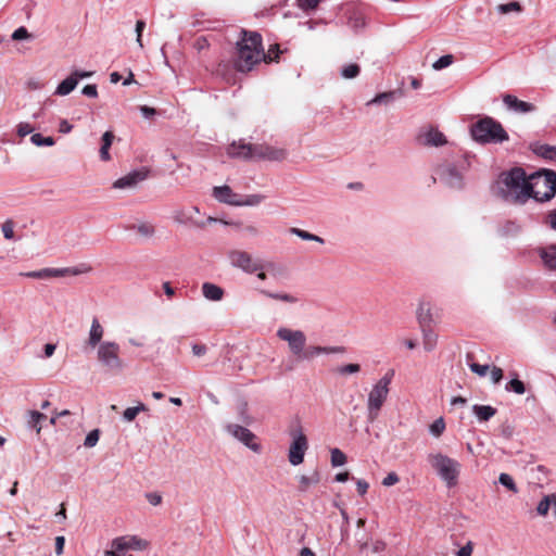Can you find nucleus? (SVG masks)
<instances>
[{"label": "nucleus", "mask_w": 556, "mask_h": 556, "mask_svg": "<svg viewBox=\"0 0 556 556\" xmlns=\"http://www.w3.org/2000/svg\"><path fill=\"white\" fill-rule=\"evenodd\" d=\"M538 178L543 177V185L546 190L542 193L535 190L534 184L529 182L526 177V172L521 167H514L507 172H502L496 180L497 193L502 198H507L509 191L518 190L520 194L527 198H533L538 202H547L556 194V172L553 169L543 168L536 173Z\"/></svg>", "instance_id": "obj_1"}, {"label": "nucleus", "mask_w": 556, "mask_h": 556, "mask_svg": "<svg viewBox=\"0 0 556 556\" xmlns=\"http://www.w3.org/2000/svg\"><path fill=\"white\" fill-rule=\"evenodd\" d=\"M242 38L237 42L235 68L248 73L262 61L265 52L262 46V36L257 31L242 30Z\"/></svg>", "instance_id": "obj_2"}, {"label": "nucleus", "mask_w": 556, "mask_h": 556, "mask_svg": "<svg viewBox=\"0 0 556 556\" xmlns=\"http://www.w3.org/2000/svg\"><path fill=\"white\" fill-rule=\"evenodd\" d=\"M475 155L462 152L453 161H445L435 169L439 180L446 187L455 190H462L465 187L464 175L471 167V161Z\"/></svg>", "instance_id": "obj_3"}, {"label": "nucleus", "mask_w": 556, "mask_h": 556, "mask_svg": "<svg viewBox=\"0 0 556 556\" xmlns=\"http://www.w3.org/2000/svg\"><path fill=\"white\" fill-rule=\"evenodd\" d=\"M470 135L480 144H498L509 139L502 124L490 116H484L472 124Z\"/></svg>", "instance_id": "obj_4"}, {"label": "nucleus", "mask_w": 556, "mask_h": 556, "mask_svg": "<svg viewBox=\"0 0 556 556\" xmlns=\"http://www.w3.org/2000/svg\"><path fill=\"white\" fill-rule=\"evenodd\" d=\"M428 462L447 488L457 484L462 467L458 460L442 453H431L428 455Z\"/></svg>", "instance_id": "obj_5"}, {"label": "nucleus", "mask_w": 556, "mask_h": 556, "mask_svg": "<svg viewBox=\"0 0 556 556\" xmlns=\"http://www.w3.org/2000/svg\"><path fill=\"white\" fill-rule=\"evenodd\" d=\"M393 376L394 370H389L376 384H374L369 392L367 401V419L369 422H374L378 418L381 407L387 401L390 391L389 387Z\"/></svg>", "instance_id": "obj_6"}, {"label": "nucleus", "mask_w": 556, "mask_h": 556, "mask_svg": "<svg viewBox=\"0 0 556 556\" xmlns=\"http://www.w3.org/2000/svg\"><path fill=\"white\" fill-rule=\"evenodd\" d=\"M228 260L232 267L239 268L250 275L275 266L273 262L263 263L261 260H254L250 253L241 250L229 251Z\"/></svg>", "instance_id": "obj_7"}, {"label": "nucleus", "mask_w": 556, "mask_h": 556, "mask_svg": "<svg viewBox=\"0 0 556 556\" xmlns=\"http://www.w3.org/2000/svg\"><path fill=\"white\" fill-rule=\"evenodd\" d=\"M290 437L292 442L289 447L288 459L291 465L298 466L304 460L308 441L300 424L290 430Z\"/></svg>", "instance_id": "obj_8"}, {"label": "nucleus", "mask_w": 556, "mask_h": 556, "mask_svg": "<svg viewBox=\"0 0 556 556\" xmlns=\"http://www.w3.org/2000/svg\"><path fill=\"white\" fill-rule=\"evenodd\" d=\"M119 345L116 342L104 341L98 348V361L109 370L119 371L124 367L119 358Z\"/></svg>", "instance_id": "obj_9"}, {"label": "nucleus", "mask_w": 556, "mask_h": 556, "mask_svg": "<svg viewBox=\"0 0 556 556\" xmlns=\"http://www.w3.org/2000/svg\"><path fill=\"white\" fill-rule=\"evenodd\" d=\"M276 336L288 343L290 352L299 358L306 346V336L302 330L280 327Z\"/></svg>", "instance_id": "obj_10"}, {"label": "nucleus", "mask_w": 556, "mask_h": 556, "mask_svg": "<svg viewBox=\"0 0 556 556\" xmlns=\"http://www.w3.org/2000/svg\"><path fill=\"white\" fill-rule=\"evenodd\" d=\"M226 430L228 433L233 435L238 441L243 443L247 447L252 450L255 453H260L262 447L261 444L255 442L256 435L249 430L248 428L236 425V424H229L226 426Z\"/></svg>", "instance_id": "obj_11"}, {"label": "nucleus", "mask_w": 556, "mask_h": 556, "mask_svg": "<svg viewBox=\"0 0 556 556\" xmlns=\"http://www.w3.org/2000/svg\"><path fill=\"white\" fill-rule=\"evenodd\" d=\"M83 270L77 267H65V268H42L39 270H31L26 273H21V276L34 279H49V278H58L65 277L68 275L77 276L81 274Z\"/></svg>", "instance_id": "obj_12"}, {"label": "nucleus", "mask_w": 556, "mask_h": 556, "mask_svg": "<svg viewBox=\"0 0 556 556\" xmlns=\"http://www.w3.org/2000/svg\"><path fill=\"white\" fill-rule=\"evenodd\" d=\"M112 548L116 552L123 553L125 551H142L148 547V542L143 539H140L137 535H123L115 538L111 543Z\"/></svg>", "instance_id": "obj_13"}, {"label": "nucleus", "mask_w": 556, "mask_h": 556, "mask_svg": "<svg viewBox=\"0 0 556 556\" xmlns=\"http://www.w3.org/2000/svg\"><path fill=\"white\" fill-rule=\"evenodd\" d=\"M256 144L247 143L240 139L231 142L227 148V154L232 159H240L244 161L254 160Z\"/></svg>", "instance_id": "obj_14"}, {"label": "nucleus", "mask_w": 556, "mask_h": 556, "mask_svg": "<svg viewBox=\"0 0 556 556\" xmlns=\"http://www.w3.org/2000/svg\"><path fill=\"white\" fill-rule=\"evenodd\" d=\"M149 170L146 168L142 169H136L127 175L118 178L114 181L113 188L115 189H127V188H134L137 186L138 182L144 180L148 177Z\"/></svg>", "instance_id": "obj_15"}, {"label": "nucleus", "mask_w": 556, "mask_h": 556, "mask_svg": "<svg viewBox=\"0 0 556 556\" xmlns=\"http://www.w3.org/2000/svg\"><path fill=\"white\" fill-rule=\"evenodd\" d=\"M345 352L344 346H319V345H309L304 348L303 353H301L298 359L301 361H309L314 357L321 354H343Z\"/></svg>", "instance_id": "obj_16"}, {"label": "nucleus", "mask_w": 556, "mask_h": 556, "mask_svg": "<svg viewBox=\"0 0 556 556\" xmlns=\"http://www.w3.org/2000/svg\"><path fill=\"white\" fill-rule=\"evenodd\" d=\"M174 220L178 224L182 225H191L197 228H204L207 224L216 223L217 218L208 217L206 220H197L193 218L191 211L188 210H177L173 216Z\"/></svg>", "instance_id": "obj_17"}, {"label": "nucleus", "mask_w": 556, "mask_h": 556, "mask_svg": "<svg viewBox=\"0 0 556 556\" xmlns=\"http://www.w3.org/2000/svg\"><path fill=\"white\" fill-rule=\"evenodd\" d=\"M254 160L283 161L287 152L267 144H256Z\"/></svg>", "instance_id": "obj_18"}, {"label": "nucleus", "mask_w": 556, "mask_h": 556, "mask_svg": "<svg viewBox=\"0 0 556 556\" xmlns=\"http://www.w3.org/2000/svg\"><path fill=\"white\" fill-rule=\"evenodd\" d=\"M213 197L220 203L237 206L240 194L235 193L232 189L227 186H219L213 188Z\"/></svg>", "instance_id": "obj_19"}, {"label": "nucleus", "mask_w": 556, "mask_h": 556, "mask_svg": "<svg viewBox=\"0 0 556 556\" xmlns=\"http://www.w3.org/2000/svg\"><path fill=\"white\" fill-rule=\"evenodd\" d=\"M503 102L509 110L519 113H529L535 110V106L532 103L519 100L513 94H505L503 97Z\"/></svg>", "instance_id": "obj_20"}, {"label": "nucleus", "mask_w": 556, "mask_h": 556, "mask_svg": "<svg viewBox=\"0 0 556 556\" xmlns=\"http://www.w3.org/2000/svg\"><path fill=\"white\" fill-rule=\"evenodd\" d=\"M420 140L421 143L427 147H441L447 142L444 134L435 128H431L426 131L422 136H420Z\"/></svg>", "instance_id": "obj_21"}, {"label": "nucleus", "mask_w": 556, "mask_h": 556, "mask_svg": "<svg viewBox=\"0 0 556 556\" xmlns=\"http://www.w3.org/2000/svg\"><path fill=\"white\" fill-rule=\"evenodd\" d=\"M531 151L546 161L556 163V146L535 142L531 146Z\"/></svg>", "instance_id": "obj_22"}, {"label": "nucleus", "mask_w": 556, "mask_h": 556, "mask_svg": "<svg viewBox=\"0 0 556 556\" xmlns=\"http://www.w3.org/2000/svg\"><path fill=\"white\" fill-rule=\"evenodd\" d=\"M104 333V329L101 326L99 319L94 317L91 323V327L89 330V336L87 340V345L91 349H94L96 346L100 345L102 342V337Z\"/></svg>", "instance_id": "obj_23"}, {"label": "nucleus", "mask_w": 556, "mask_h": 556, "mask_svg": "<svg viewBox=\"0 0 556 556\" xmlns=\"http://www.w3.org/2000/svg\"><path fill=\"white\" fill-rule=\"evenodd\" d=\"M416 318L420 328L430 327L432 323V313L429 302H419L418 308L416 311Z\"/></svg>", "instance_id": "obj_24"}, {"label": "nucleus", "mask_w": 556, "mask_h": 556, "mask_svg": "<svg viewBox=\"0 0 556 556\" xmlns=\"http://www.w3.org/2000/svg\"><path fill=\"white\" fill-rule=\"evenodd\" d=\"M402 96V91L400 89L397 90H391L386 91L376 94L371 100H369L366 105H374V104H383L388 105L392 103L395 99L400 98Z\"/></svg>", "instance_id": "obj_25"}, {"label": "nucleus", "mask_w": 556, "mask_h": 556, "mask_svg": "<svg viewBox=\"0 0 556 556\" xmlns=\"http://www.w3.org/2000/svg\"><path fill=\"white\" fill-rule=\"evenodd\" d=\"M202 293L204 298L210 301H220L224 296V290L219 286L211 282H204L202 285Z\"/></svg>", "instance_id": "obj_26"}, {"label": "nucleus", "mask_w": 556, "mask_h": 556, "mask_svg": "<svg viewBox=\"0 0 556 556\" xmlns=\"http://www.w3.org/2000/svg\"><path fill=\"white\" fill-rule=\"evenodd\" d=\"M77 85L78 83L76 77H74V75L71 74L68 77H66L58 85L54 94L67 96L77 87Z\"/></svg>", "instance_id": "obj_27"}, {"label": "nucleus", "mask_w": 556, "mask_h": 556, "mask_svg": "<svg viewBox=\"0 0 556 556\" xmlns=\"http://www.w3.org/2000/svg\"><path fill=\"white\" fill-rule=\"evenodd\" d=\"M114 134L110 130L105 131L103 135H102V144H101V148H100V159L104 162H108L111 160V155H110V148L112 146V142L114 140Z\"/></svg>", "instance_id": "obj_28"}, {"label": "nucleus", "mask_w": 556, "mask_h": 556, "mask_svg": "<svg viewBox=\"0 0 556 556\" xmlns=\"http://www.w3.org/2000/svg\"><path fill=\"white\" fill-rule=\"evenodd\" d=\"M424 339V349L431 352L437 346L438 336L430 327L420 328Z\"/></svg>", "instance_id": "obj_29"}, {"label": "nucleus", "mask_w": 556, "mask_h": 556, "mask_svg": "<svg viewBox=\"0 0 556 556\" xmlns=\"http://www.w3.org/2000/svg\"><path fill=\"white\" fill-rule=\"evenodd\" d=\"M472 412L478 417L480 421H488L491 419L495 414L496 409L490 405H479L476 404L472 406Z\"/></svg>", "instance_id": "obj_30"}, {"label": "nucleus", "mask_w": 556, "mask_h": 556, "mask_svg": "<svg viewBox=\"0 0 556 556\" xmlns=\"http://www.w3.org/2000/svg\"><path fill=\"white\" fill-rule=\"evenodd\" d=\"M320 481V473L318 470H314L311 476L302 475L299 477L300 492H306L311 485H315Z\"/></svg>", "instance_id": "obj_31"}, {"label": "nucleus", "mask_w": 556, "mask_h": 556, "mask_svg": "<svg viewBox=\"0 0 556 556\" xmlns=\"http://www.w3.org/2000/svg\"><path fill=\"white\" fill-rule=\"evenodd\" d=\"M541 258L547 268L556 269V245H551L548 249L543 250Z\"/></svg>", "instance_id": "obj_32"}, {"label": "nucleus", "mask_w": 556, "mask_h": 556, "mask_svg": "<svg viewBox=\"0 0 556 556\" xmlns=\"http://www.w3.org/2000/svg\"><path fill=\"white\" fill-rule=\"evenodd\" d=\"M266 199V195L264 194H249L245 197L240 195L239 202L237 206H256L264 202Z\"/></svg>", "instance_id": "obj_33"}, {"label": "nucleus", "mask_w": 556, "mask_h": 556, "mask_svg": "<svg viewBox=\"0 0 556 556\" xmlns=\"http://www.w3.org/2000/svg\"><path fill=\"white\" fill-rule=\"evenodd\" d=\"M47 419V415L38 410H29L27 425L29 428L36 429L37 433L40 432L41 427L39 426L42 420Z\"/></svg>", "instance_id": "obj_34"}, {"label": "nucleus", "mask_w": 556, "mask_h": 556, "mask_svg": "<svg viewBox=\"0 0 556 556\" xmlns=\"http://www.w3.org/2000/svg\"><path fill=\"white\" fill-rule=\"evenodd\" d=\"M292 235H295L296 237L301 238L302 240H305V241H315V242H318V243H324L325 240L317 236V235H314V233H311L306 230H303V229H300V228H295V227H292L290 228L289 230Z\"/></svg>", "instance_id": "obj_35"}, {"label": "nucleus", "mask_w": 556, "mask_h": 556, "mask_svg": "<svg viewBox=\"0 0 556 556\" xmlns=\"http://www.w3.org/2000/svg\"><path fill=\"white\" fill-rule=\"evenodd\" d=\"M261 293L269 299H273V300H278V301H282V302H287V303H296L298 302V298L292 294H289V293H278V292H270V291H266V290H262Z\"/></svg>", "instance_id": "obj_36"}, {"label": "nucleus", "mask_w": 556, "mask_h": 556, "mask_svg": "<svg viewBox=\"0 0 556 556\" xmlns=\"http://www.w3.org/2000/svg\"><path fill=\"white\" fill-rule=\"evenodd\" d=\"M515 378L509 380L506 386L505 390L507 392H514L516 394H523L526 392L525 383L517 378V374H514Z\"/></svg>", "instance_id": "obj_37"}, {"label": "nucleus", "mask_w": 556, "mask_h": 556, "mask_svg": "<svg viewBox=\"0 0 556 556\" xmlns=\"http://www.w3.org/2000/svg\"><path fill=\"white\" fill-rule=\"evenodd\" d=\"M361 73V67L356 63H350L341 68V76L345 79H353Z\"/></svg>", "instance_id": "obj_38"}, {"label": "nucleus", "mask_w": 556, "mask_h": 556, "mask_svg": "<svg viewBox=\"0 0 556 556\" xmlns=\"http://www.w3.org/2000/svg\"><path fill=\"white\" fill-rule=\"evenodd\" d=\"M30 142L37 147H52L55 143L53 137H43L39 132L31 135Z\"/></svg>", "instance_id": "obj_39"}, {"label": "nucleus", "mask_w": 556, "mask_h": 556, "mask_svg": "<svg viewBox=\"0 0 556 556\" xmlns=\"http://www.w3.org/2000/svg\"><path fill=\"white\" fill-rule=\"evenodd\" d=\"M147 409H148L147 406L142 403H140L138 406H135V407H128L124 410L123 418L125 421L130 422L137 417V415L140 412H146Z\"/></svg>", "instance_id": "obj_40"}, {"label": "nucleus", "mask_w": 556, "mask_h": 556, "mask_svg": "<svg viewBox=\"0 0 556 556\" xmlns=\"http://www.w3.org/2000/svg\"><path fill=\"white\" fill-rule=\"evenodd\" d=\"M496 10L501 14H508L510 12H518L520 13L522 11V7L518 1H511L508 3H502L496 7Z\"/></svg>", "instance_id": "obj_41"}, {"label": "nucleus", "mask_w": 556, "mask_h": 556, "mask_svg": "<svg viewBox=\"0 0 556 556\" xmlns=\"http://www.w3.org/2000/svg\"><path fill=\"white\" fill-rule=\"evenodd\" d=\"M498 482L505 486L506 489H508L509 491L514 492V493H517L518 492V488L513 479V477L506 472H502L498 477Z\"/></svg>", "instance_id": "obj_42"}, {"label": "nucleus", "mask_w": 556, "mask_h": 556, "mask_svg": "<svg viewBox=\"0 0 556 556\" xmlns=\"http://www.w3.org/2000/svg\"><path fill=\"white\" fill-rule=\"evenodd\" d=\"M346 463V455L339 448L331 450V465L333 467L343 466Z\"/></svg>", "instance_id": "obj_43"}, {"label": "nucleus", "mask_w": 556, "mask_h": 556, "mask_svg": "<svg viewBox=\"0 0 556 556\" xmlns=\"http://www.w3.org/2000/svg\"><path fill=\"white\" fill-rule=\"evenodd\" d=\"M454 61V56L452 54H445L439 58L433 64L432 67L435 71H441L447 66H450Z\"/></svg>", "instance_id": "obj_44"}, {"label": "nucleus", "mask_w": 556, "mask_h": 556, "mask_svg": "<svg viewBox=\"0 0 556 556\" xmlns=\"http://www.w3.org/2000/svg\"><path fill=\"white\" fill-rule=\"evenodd\" d=\"M361 366L358 364H346L336 368V371L342 376L357 374Z\"/></svg>", "instance_id": "obj_45"}, {"label": "nucleus", "mask_w": 556, "mask_h": 556, "mask_svg": "<svg viewBox=\"0 0 556 556\" xmlns=\"http://www.w3.org/2000/svg\"><path fill=\"white\" fill-rule=\"evenodd\" d=\"M552 507V495L544 496L543 500L540 501L536 507V511L541 516H545L549 508Z\"/></svg>", "instance_id": "obj_46"}, {"label": "nucleus", "mask_w": 556, "mask_h": 556, "mask_svg": "<svg viewBox=\"0 0 556 556\" xmlns=\"http://www.w3.org/2000/svg\"><path fill=\"white\" fill-rule=\"evenodd\" d=\"M444 429H445V422H444V419L442 417L435 419L430 425V432L434 437H440L443 433Z\"/></svg>", "instance_id": "obj_47"}, {"label": "nucleus", "mask_w": 556, "mask_h": 556, "mask_svg": "<svg viewBox=\"0 0 556 556\" xmlns=\"http://www.w3.org/2000/svg\"><path fill=\"white\" fill-rule=\"evenodd\" d=\"M99 438H100V430L99 429H93L91 430L85 438V442H84V445L86 447H93L97 445L98 441H99Z\"/></svg>", "instance_id": "obj_48"}, {"label": "nucleus", "mask_w": 556, "mask_h": 556, "mask_svg": "<svg viewBox=\"0 0 556 556\" xmlns=\"http://www.w3.org/2000/svg\"><path fill=\"white\" fill-rule=\"evenodd\" d=\"M13 229H14V222L12 219H7L1 226L3 237L8 240H12L14 238Z\"/></svg>", "instance_id": "obj_49"}, {"label": "nucleus", "mask_w": 556, "mask_h": 556, "mask_svg": "<svg viewBox=\"0 0 556 556\" xmlns=\"http://www.w3.org/2000/svg\"><path fill=\"white\" fill-rule=\"evenodd\" d=\"M280 53H281V51H280L278 45L270 46L268 49V52L265 53V56H262V61H264L266 63L275 61L279 58Z\"/></svg>", "instance_id": "obj_50"}, {"label": "nucleus", "mask_w": 556, "mask_h": 556, "mask_svg": "<svg viewBox=\"0 0 556 556\" xmlns=\"http://www.w3.org/2000/svg\"><path fill=\"white\" fill-rule=\"evenodd\" d=\"M132 228L137 229V231L143 237H151L154 233V227L148 223H141L137 226H132Z\"/></svg>", "instance_id": "obj_51"}, {"label": "nucleus", "mask_w": 556, "mask_h": 556, "mask_svg": "<svg viewBox=\"0 0 556 556\" xmlns=\"http://www.w3.org/2000/svg\"><path fill=\"white\" fill-rule=\"evenodd\" d=\"M520 231V226L513 220H508L505 223L503 227V233L504 235H516Z\"/></svg>", "instance_id": "obj_52"}, {"label": "nucleus", "mask_w": 556, "mask_h": 556, "mask_svg": "<svg viewBox=\"0 0 556 556\" xmlns=\"http://www.w3.org/2000/svg\"><path fill=\"white\" fill-rule=\"evenodd\" d=\"M321 0H298L299 7L303 11L315 10Z\"/></svg>", "instance_id": "obj_53"}, {"label": "nucleus", "mask_w": 556, "mask_h": 556, "mask_svg": "<svg viewBox=\"0 0 556 556\" xmlns=\"http://www.w3.org/2000/svg\"><path fill=\"white\" fill-rule=\"evenodd\" d=\"M146 28V22L143 20H138L136 22V28H135V31H136V35H137V39L136 41L138 42L139 47L140 48H143V43H142V31L144 30Z\"/></svg>", "instance_id": "obj_54"}, {"label": "nucleus", "mask_w": 556, "mask_h": 556, "mask_svg": "<svg viewBox=\"0 0 556 556\" xmlns=\"http://www.w3.org/2000/svg\"><path fill=\"white\" fill-rule=\"evenodd\" d=\"M29 37H30V34L28 33V30L24 26L18 27L12 34V39L13 40H24V39H27Z\"/></svg>", "instance_id": "obj_55"}, {"label": "nucleus", "mask_w": 556, "mask_h": 556, "mask_svg": "<svg viewBox=\"0 0 556 556\" xmlns=\"http://www.w3.org/2000/svg\"><path fill=\"white\" fill-rule=\"evenodd\" d=\"M469 367L472 372L477 374L480 377L485 376L489 370V365H480L478 363H471Z\"/></svg>", "instance_id": "obj_56"}, {"label": "nucleus", "mask_w": 556, "mask_h": 556, "mask_svg": "<svg viewBox=\"0 0 556 556\" xmlns=\"http://www.w3.org/2000/svg\"><path fill=\"white\" fill-rule=\"evenodd\" d=\"M33 130H34V128L28 123H20L17 125V135L22 138L31 134Z\"/></svg>", "instance_id": "obj_57"}, {"label": "nucleus", "mask_w": 556, "mask_h": 556, "mask_svg": "<svg viewBox=\"0 0 556 556\" xmlns=\"http://www.w3.org/2000/svg\"><path fill=\"white\" fill-rule=\"evenodd\" d=\"M81 93L84 96H86V97H89V98H97L98 97L97 85H94V84L86 85L83 88Z\"/></svg>", "instance_id": "obj_58"}, {"label": "nucleus", "mask_w": 556, "mask_h": 556, "mask_svg": "<svg viewBox=\"0 0 556 556\" xmlns=\"http://www.w3.org/2000/svg\"><path fill=\"white\" fill-rule=\"evenodd\" d=\"M472 551H473V544L471 541L467 542L466 545H464L463 547H460L456 555L457 556H471L472 554Z\"/></svg>", "instance_id": "obj_59"}, {"label": "nucleus", "mask_w": 556, "mask_h": 556, "mask_svg": "<svg viewBox=\"0 0 556 556\" xmlns=\"http://www.w3.org/2000/svg\"><path fill=\"white\" fill-rule=\"evenodd\" d=\"M397 482H399V476H397L395 472H390V473H388V475L383 478V480H382V484H383L384 486H391V485H393V484H395V483H397Z\"/></svg>", "instance_id": "obj_60"}, {"label": "nucleus", "mask_w": 556, "mask_h": 556, "mask_svg": "<svg viewBox=\"0 0 556 556\" xmlns=\"http://www.w3.org/2000/svg\"><path fill=\"white\" fill-rule=\"evenodd\" d=\"M191 348H192L193 355L199 356V357L203 356L207 352V348L205 344L193 343Z\"/></svg>", "instance_id": "obj_61"}, {"label": "nucleus", "mask_w": 556, "mask_h": 556, "mask_svg": "<svg viewBox=\"0 0 556 556\" xmlns=\"http://www.w3.org/2000/svg\"><path fill=\"white\" fill-rule=\"evenodd\" d=\"M491 379L493 383H498L503 379V370L494 366L491 370Z\"/></svg>", "instance_id": "obj_62"}, {"label": "nucleus", "mask_w": 556, "mask_h": 556, "mask_svg": "<svg viewBox=\"0 0 556 556\" xmlns=\"http://www.w3.org/2000/svg\"><path fill=\"white\" fill-rule=\"evenodd\" d=\"M356 488H357V492L359 495H365L368 491V488H369V484L367 481L363 480V479H357L356 480Z\"/></svg>", "instance_id": "obj_63"}, {"label": "nucleus", "mask_w": 556, "mask_h": 556, "mask_svg": "<svg viewBox=\"0 0 556 556\" xmlns=\"http://www.w3.org/2000/svg\"><path fill=\"white\" fill-rule=\"evenodd\" d=\"M140 112L144 118H151L156 114V110L148 105H141Z\"/></svg>", "instance_id": "obj_64"}]
</instances>
